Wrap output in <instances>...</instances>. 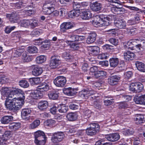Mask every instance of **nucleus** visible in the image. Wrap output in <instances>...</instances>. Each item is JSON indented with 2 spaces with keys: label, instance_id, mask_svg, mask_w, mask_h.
Instances as JSON below:
<instances>
[{
  "label": "nucleus",
  "instance_id": "f257e3e1",
  "mask_svg": "<svg viewBox=\"0 0 145 145\" xmlns=\"http://www.w3.org/2000/svg\"><path fill=\"white\" fill-rule=\"evenodd\" d=\"M7 100V103H5L6 107L9 110H18L21 108L24 105L23 100L18 97H11Z\"/></svg>",
  "mask_w": 145,
  "mask_h": 145
},
{
  "label": "nucleus",
  "instance_id": "f03ea898",
  "mask_svg": "<svg viewBox=\"0 0 145 145\" xmlns=\"http://www.w3.org/2000/svg\"><path fill=\"white\" fill-rule=\"evenodd\" d=\"M96 20L95 19L93 21V24H95L97 26H108L110 24L109 22L111 19L107 16H97L96 17Z\"/></svg>",
  "mask_w": 145,
  "mask_h": 145
},
{
  "label": "nucleus",
  "instance_id": "7ed1b4c3",
  "mask_svg": "<svg viewBox=\"0 0 145 145\" xmlns=\"http://www.w3.org/2000/svg\"><path fill=\"white\" fill-rule=\"evenodd\" d=\"M35 142L37 145H44L45 143L46 137L44 133L41 131H38L34 133Z\"/></svg>",
  "mask_w": 145,
  "mask_h": 145
},
{
  "label": "nucleus",
  "instance_id": "20e7f679",
  "mask_svg": "<svg viewBox=\"0 0 145 145\" xmlns=\"http://www.w3.org/2000/svg\"><path fill=\"white\" fill-rule=\"evenodd\" d=\"M56 2L54 0L47 2L43 7V12L44 14H49L55 9Z\"/></svg>",
  "mask_w": 145,
  "mask_h": 145
},
{
  "label": "nucleus",
  "instance_id": "39448f33",
  "mask_svg": "<svg viewBox=\"0 0 145 145\" xmlns=\"http://www.w3.org/2000/svg\"><path fill=\"white\" fill-rule=\"evenodd\" d=\"M99 126L97 123H91L89 125V127L86 130V133L88 135H94L99 131Z\"/></svg>",
  "mask_w": 145,
  "mask_h": 145
},
{
  "label": "nucleus",
  "instance_id": "423d86ee",
  "mask_svg": "<svg viewBox=\"0 0 145 145\" xmlns=\"http://www.w3.org/2000/svg\"><path fill=\"white\" fill-rule=\"evenodd\" d=\"M96 92L94 91L91 88H87L80 91L79 95L83 98L86 99L92 95L94 94Z\"/></svg>",
  "mask_w": 145,
  "mask_h": 145
},
{
  "label": "nucleus",
  "instance_id": "0eeeda50",
  "mask_svg": "<svg viewBox=\"0 0 145 145\" xmlns=\"http://www.w3.org/2000/svg\"><path fill=\"white\" fill-rule=\"evenodd\" d=\"M143 85L140 83H132L129 86L130 90L134 93L140 92L143 89Z\"/></svg>",
  "mask_w": 145,
  "mask_h": 145
},
{
  "label": "nucleus",
  "instance_id": "6e6552de",
  "mask_svg": "<svg viewBox=\"0 0 145 145\" xmlns=\"http://www.w3.org/2000/svg\"><path fill=\"white\" fill-rule=\"evenodd\" d=\"M64 137L63 132H58L52 134L51 140L54 143H58L62 140Z\"/></svg>",
  "mask_w": 145,
  "mask_h": 145
},
{
  "label": "nucleus",
  "instance_id": "1a4fd4ad",
  "mask_svg": "<svg viewBox=\"0 0 145 145\" xmlns=\"http://www.w3.org/2000/svg\"><path fill=\"white\" fill-rule=\"evenodd\" d=\"M61 63L60 57L56 55L52 56L50 62V66L52 68H55L58 67Z\"/></svg>",
  "mask_w": 145,
  "mask_h": 145
},
{
  "label": "nucleus",
  "instance_id": "9d476101",
  "mask_svg": "<svg viewBox=\"0 0 145 145\" xmlns=\"http://www.w3.org/2000/svg\"><path fill=\"white\" fill-rule=\"evenodd\" d=\"M66 81L65 77L63 76H59L57 77L54 80V82L55 85L57 86L63 87L65 84Z\"/></svg>",
  "mask_w": 145,
  "mask_h": 145
},
{
  "label": "nucleus",
  "instance_id": "9b49d317",
  "mask_svg": "<svg viewBox=\"0 0 145 145\" xmlns=\"http://www.w3.org/2000/svg\"><path fill=\"white\" fill-rule=\"evenodd\" d=\"M11 88H8L7 87H3L2 88V90L1 91L2 97V99H3L4 98H3V97H6L5 98L6 100L5 101V103H7V101L8 99H9L10 98V97H13L14 95H11L10 93L11 90Z\"/></svg>",
  "mask_w": 145,
  "mask_h": 145
},
{
  "label": "nucleus",
  "instance_id": "f8f14e48",
  "mask_svg": "<svg viewBox=\"0 0 145 145\" xmlns=\"http://www.w3.org/2000/svg\"><path fill=\"white\" fill-rule=\"evenodd\" d=\"M7 18H9L10 22L12 23L16 22L19 19V17L18 13L13 12L11 14H6Z\"/></svg>",
  "mask_w": 145,
  "mask_h": 145
},
{
  "label": "nucleus",
  "instance_id": "ddd939ff",
  "mask_svg": "<svg viewBox=\"0 0 145 145\" xmlns=\"http://www.w3.org/2000/svg\"><path fill=\"white\" fill-rule=\"evenodd\" d=\"M114 25L117 28L120 29H125L126 26V23L125 21L123 19L116 20L114 21Z\"/></svg>",
  "mask_w": 145,
  "mask_h": 145
},
{
  "label": "nucleus",
  "instance_id": "4468645a",
  "mask_svg": "<svg viewBox=\"0 0 145 145\" xmlns=\"http://www.w3.org/2000/svg\"><path fill=\"white\" fill-rule=\"evenodd\" d=\"M32 111L30 108H24L22 109L21 111L22 117L25 120H29L30 116H29L31 113Z\"/></svg>",
  "mask_w": 145,
  "mask_h": 145
},
{
  "label": "nucleus",
  "instance_id": "2eb2a0df",
  "mask_svg": "<svg viewBox=\"0 0 145 145\" xmlns=\"http://www.w3.org/2000/svg\"><path fill=\"white\" fill-rule=\"evenodd\" d=\"M73 27V24L71 22H65L60 25V31L63 32L66 31L67 30L71 29Z\"/></svg>",
  "mask_w": 145,
  "mask_h": 145
},
{
  "label": "nucleus",
  "instance_id": "dca6fc26",
  "mask_svg": "<svg viewBox=\"0 0 145 145\" xmlns=\"http://www.w3.org/2000/svg\"><path fill=\"white\" fill-rule=\"evenodd\" d=\"M120 138V135L118 133L109 134L106 136V138L108 140L112 142L117 141Z\"/></svg>",
  "mask_w": 145,
  "mask_h": 145
},
{
  "label": "nucleus",
  "instance_id": "f3484780",
  "mask_svg": "<svg viewBox=\"0 0 145 145\" xmlns=\"http://www.w3.org/2000/svg\"><path fill=\"white\" fill-rule=\"evenodd\" d=\"M120 79L119 75H114L110 76L108 79V82L110 85L113 86L116 84Z\"/></svg>",
  "mask_w": 145,
  "mask_h": 145
},
{
  "label": "nucleus",
  "instance_id": "a211bd4d",
  "mask_svg": "<svg viewBox=\"0 0 145 145\" xmlns=\"http://www.w3.org/2000/svg\"><path fill=\"white\" fill-rule=\"evenodd\" d=\"M123 56L124 59L126 60H132L134 59L135 54L130 51H127L124 52Z\"/></svg>",
  "mask_w": 145,
  "mask_h": 145
},
{
  "label": "nucleus",
  "instance_id": "6ab92c4d",
  "mask_svg": "<svg viewBox=\"0 0 145 145\" xmlns=\"http://www.w3.org/2000/svg\"><path fill=\"white\" fill-rule=\"evenodd\" d=\"M10 132L9 131H6L4 134L2 136V137L1 139V141H3L4 142H2L1 143V145H6V141L8 138H10L11 136V135L10 134Z\"/></svg>",
  "mask_w": 145,
  "mask_h": 145
},
{
  "label": "nucleus",
  "instance_id": "aec40b11",
  "mask_svg": "<svg viewBox=\"0 0 145 145\" xmlns=\"http://www.w3.org/2000/svg\"><path fill=\"white\" fill-rule=\"evenodd\" d=\"M10 93L11 95H14L13 98L14 97V95H19L20 94H21L23 95V99H24L25 97L24 96H23V95L24 94V92L22 91L18 88H11V90ZM13 96V95H12Z\"/></svg>",
  "mask_w": 145,
  "mask_h": 145
},
{
  "label": "nucleus",
  "instance_id": "412c9836",
  "mask_svg": "<svg viewBox=\"0 0 145 145\" xmlns=\"http://www.w3.org/2000/svg\"><path fill=\"white\" fill-rule=\"evenodd\" d=\"M48 106V101H41L38 103L37 107L40 110L44 111L46 109Z\"/></svg>",
  "mask_w": 145,
  "mask_h": 145
},
{
  "label": "nucleus",
  "instance_id": "4be33fe9",
  "mask_svg": "<svg viewBox=\"0 0 145 145\" xmlns=\"http://www.w3.org/2000/svg\"><path fill=\"white\" fill-rule=\"evenodd\" d=\"M137 40H138L136 39L130 40L126 43L125 45H124V48L126 49L133 50L134 45L135 44L136 41Z\"/></svg>",
  "mask_w": 145,
  "mask_h": 145
},
{
  "label": "nucleus",
  "instance_id": "5701e85b",
  "mask_svg": "<svg viewBox=\"0 0 145 145\" xmlns=\"http://www.w3.org/2000/svg\"><path fill=\"white\" fill-rule=\"evenodd\" d=\"M90 7L93 11H97L101 9L102 5L101 3L96 2L91 3L90 5Z\"/></svg>",
  "mask_w": 145,
  "mask_h": 145
},
{
  "label": "nucleus",
  "instance_id": "b1692460",
  "mask_svg": "<svg viewBox=\"0 0 145 145\" xmlns=\"http://www.w3.org/2000/svg\"><path fill=\"white\" fill-rule=\"evenodd\" d=\"M110 10L113 13L117 14H122L125 12L124 8L122 7H117L116 6L111 7Z\"/></svg>",
  "mask_w": 145,
  "mask_h": 145
},
{
  "label": "nucleus",
  "instance_id": "393cba45",
  "mask_svg": "<svg viewBox=\"0 0 145 145\" xmlns=\"http://www.w3.org/2000/svg\"><path fill=\"white\" fill-rule=\"evenodd\" d=\"M42 72V69L41 67L35 65L34 66V68L32 71V73L33 75L37 76L40 75Z\"/></svg>",
  "mask_w": 145,
  "mask_h": 145
},
{
  "label": "nucleus",
  "instance_id": "a878e982",
  "mask_svg": "<svg viewBox=\"0 0 145 145\" xmlns=\"http://www.w3.org/2000/svg\"><path fill=\"white\" fill-rule=\"evenodd\" d=\"M92 74L93 75V76L94 77L96 78L103 79L105 78L106 73L104 71H99L94 73L93 74Z\"/></svg>",
  "mask_w": 145,
  "mask_h": 145
},
{
  "label": "nucleus",
  "instance_id": "bb28decb",
  "mask_svg": "<svg viewBox=\"0 0 145 145\" xmlns=\"http://www.w3.org/2000/svg\"><path fill=\"white\" fill-rule=\"evenodd\" d=\"M96 34L93 32L89 34L87 38L86 42L88 44L93 43L95 40Z\"/></svg>",
  "mask_w": 145,
  "mask_h": 145
},
{
  "label": "nucleus",
  "instance_id": "cd10ccee",
  "mask_svg": "<svg viewBox=\"0 0 145 145\" xmlns=\"http://www.w3.org/2000/svg\"><path fill=\"white\" fill-rule=\"evenodd\" d=\"M37 88V89L43 93V91H47L49 89V86L46 83L43 82L38 86Z\"/></svg>",
  "mask_w": 145,
  "mask_h": 145
},
{
  "label": "nucleus",
  "instance_id": "c85d7f7f",
  "mask_svg": "<svg viewBox=\"0 0 145 145\" xmlns=\"http://www.w3.org/2000/svg\"><path fill=\"white\" fill-rule=\"evenodd\" d=\"M63 91L64 94L69 96H73L76 94V92L71 88L63 89Z\"/></svg>",
  "mask_w": 145,
  "mask_h": 145
},
{
  "label": "nucleus",
  "instance_id": "c756f323",
  "mask_svg": "<svg viewBox=\"0 0 145 145\" xmlns=\"http://www.w3.org/2000/svg\"><path fill=\"white\" fill-rule=\"evenodd\" d=\"M43 95V93L37 89V88L36 90L33 93L31 97L35 99H40L42 97Z\"/></svg>",
  "mask_w": 145,
  "mask_h": 145
},
{
  "label": "nucleus",
  "instance_id": "7c9ffc66",
  "mask_svg": "<svg viewBox=\"0 0 145 145\" xmlns=\"http://www.w3.org/2000/svg\"><path fill=\"white\" fill-rule=\"evenodd\" d=\"M92 14L91 12L87 10L82 12L81 15V17L83 20H87L91 18L92 17Z\"/></svg>",
  "mask_w": 145,
  "mask_h": 145
},
{
  "label": "nucleus",
  "instance_id": "2f4dec72",
  "mask_svg": "<svg viewBox=\"0 0 145 145\" xmlns=\"http://www.w3.org/2000/svg\"><path fill=\"white\" fill-rule=\"evenodd\" d=\"M134 100L135 103L137 104H144V95L140 96H135Z\"/></svg>",
  "mask_w": 145,
  "mask_h": 145
},
{
  "label": "nucleus",
  "instance_id": "473e14b6",
  "mask_svg": "<svg viewBox=\"0 0 145 145\" xmlns=\"http://www.w3.org/2000/svg\"><path fill=\"white\" fill-rule=\"evenodd\" d=\"M135 65L138 70L140 71L144 72L145 71V65L144 63L140 61H136Z\"/></svg>",
  "mask_w": 145,
  "mask_h": 145
},
{
  "label": "nucleus",
  "instance_id": "72a5a7b5",
  "mask_svg": "<svg viewBox=\"0 0 145 145\" xmlns=\"http://www.w3.org/2000/svg\"><path fill=\"white\" fill-rule=\"evenodd\" d=\"M66 117L68 120L71 121L76 120L77 118V116L76 114L73 112L68 114L66 116Z\"/></svg>",
  "mask_w": 145,
  "mask_h": 145
},
{
  "label": "nucleus",
  "instance_id": "f704fd0d",
  "mask_svg": "<svg viewBox=\"0 0 145 145\" xmlns=\"http://www.w3.org/2000/svg\"><path fill=\"white\" fill-rule=\"evenodd\" d=\"M137 117L135 118V120L136 124H138L142 123L144 121V116L141 114H137Z\"/></svg>",
  "mask_w": 145,
  "mask_h": 145
},
{
  "label": "nucleus",
  "instance_id": "c9c22d12",
  "mask_svg": "<svg viewBox=\"0 0 145 145\" xmlns=\"http://www.w3.org/2000/svg\"><path fill=\"white\" fill-rule=\"evenodd\" d=\"M110 64L111 67H115L118 65V59L117 58H112L109 60Z\"/></svg>",
  "mask_w": 145,
  "mask_h": 145
},
{
  "label": "nucleus",
  "instance_id": "e433bc0d",
  "mask_svg": "<svg viewBox=\"0 0 145 145\" xmlns=\"http://www.w3.org/2000/svg\"><path fill=\"white\" fill-rule=\"evenodd\" d=\"M59 93L57 91H54L48 93V95L50 99L55 100L57 99Z\"/></svg>",
  "mask_w": 145,
  "mask_h": 145
},
{
  "label": "nucleus",
  "instance_id": "4c0bfd02",
  "mask_svg": "<svg viewBox=\"0 0 145 145\" xmlns=\"http://www.w3.org/2000/svg\"><path fill=\"white\" fill-rule=\"evenodd\" d=\"M40 79L39 77L31 78H29V81L32 86L38 85L40 82Z\"/></svg>",
  "mask_w": 145,
  "mask_h": 145
},
{
  "label": "nucleus",
  "instance_id": "58836bf2",
  "mask_svg": "<svg viewBox=\"0 0 145 145\" xmlns=\"http://www.w3.org/2000/svg\"><path fill=\"white\" fill-rule=\"evenodd\" d=\"M20 127V124L19 123H12L8 127L9 129L12 131L17 130Z\"/></svg>",
  "mask_w": 145,
  "mask_h": 145
},
{
  "label": "nucleus",
  "instance_id": "ea45409f",
  "mask_svg": "<svg viewBox=\"0 0 145 145\" xmlns=\"http://www.w3.org/2000/svg\"><path fill=\"white\" fill-rule=\"evenodd\" d=\"M79 14V11L74 10L70 12L68 14V16L70 18H73L78 16Z\"/></svg>",
  "mask_w": 145,
  "mask_h": 145
},
{
  "label": "nucleus",
  "instance_id": "a19ab883",
  "mask_svg": "<svg viewBox=\"0 0 145 145\" xmlns=\"http://www.w3.org/2000/svg\"><path fill=\"white\" fill-rule=\"evenodd\" d=\"M13 119V117L11 116H5L3 117L1 121L2 123L7 124Z\"/></svg>",
  "mask_w": 145,
  "mask_h": 145
},
{
  "label": "nucleus",
  "instance_id": "79ce46f5",
  "mask_svg": "<svg viewBox=\"0 0 145 145\" xmlns=\"http://www.w3.org/2000/svg\"><path fill=\"white\" fill-rule=\"evenodd\" d=\"M69 45L71 48L74 50H76L80 48L81 46L79 42H71Z\"/></svg>",
  "mask_w": 145,
  "mask_h": 145
},
{
  "label": "nucleus",
  "instance_id": "37998d69",
  "mask_svg": "<svg viewBox=\"0 0 145 145\" xmlns=\"http://www.w3.org/2000/svg\"><path fill=\"white\" fill-rule=\"evenodd\" d=\"M39 22L38 20L35 19L29 20V26L32 29L39 25Z\"/></svg>",
  "mask_w": 145,
  "mask_h": 145
},
{
  "label": "nucleus",
  "instance_id": "c03bdc74",
  "mask_svg": "<svg viewBox=\"0 0 145 145\" xmlns=\"http://www.w3.org/2000/svg\"><path fill=\"white\" fill-rule=\"evenodd\" d=\"M62 57L66 60L68 61H72V56L69 53L64 52L62 54Z\"/></svg>",
  "mask_w": 145,
  "mask_h": 145
},
{
  "label": "nucleus",
  "instance_id": "a18cd8bd",
  "mask_svg": "<svg viewBox=\"0 0 145 145\" xmlns=\"http://www.w3.org/2000/svg\"><path fill=\"white\" fill-rule=\"evenodd\" d=\"M40 121L39 120H36L30 124L29 127L31 129H34L40 125Z\"/></svg>",
  "mask_w": 145,
  "mask_h": 145
},
{
  "label": "nucleus",
  "instance_id": "49530a36",
  "mask_svg": "<svg viewBox=\"0 0 145 145\" xmlns=\"http://www.w3.org/2000/svg\"><path fill=\"white\" fill-rule=\"evenodd\" d=\"M46 57L44 55H40L36 58V61L38 63H42L46 61Z\"/></svg>",
  "mask_w": 145,
  "mask_h": 145
},
{
  "label": "nucleus",
  "instance_id": "de8ad7c7",
  "mask_svg": "<svg viewBox=\"0 0 145 145\" xmlns=\"http://www.w3.org/2000/svg\"><path fill=\"white\" fill-rule=\"evenodd\" d=\"M58 108L59 112L61 113H66L69 110L68 106L64 105H61Z\"/></svg>",
  "mask_w": 145,
  "mask_h": 145
},
{
  "label": "nucleus",
  "instance_id": "09e8293b",
  "mask_svg": "<svg viewBox=\"0 0 145 145\" xmlns=\"http://www.w3.org/2000/svg\"><path fill=\"white\" fill-rule=\"evenodd\" d=\"M28 52L30 54H35L37 52V48L34 46H29L27 50Z\"/></svg>",
  "mask_w": 145,
  "mask_h": 145
},
{
  "label": "nucleus",
  "instance_id": "8fccbe9b",
  "mask_svg": "<svg viewBox=\"0 0 145 145\" xmlns=\"http://www.w3.org/2000/svg\"><path fill=\"white\" fill-rule=\"evenodd\" d=\"M127 33L129 35H134L137 33L136 29L133 27L127 28L126 29Z\"/></svg>",
  "mask_w": 145,
  "mask_h": 145
},
{
  "label": "nucleus",
  "instance_id": "3c124183",
  "mask_svg": "<svg viewBox=\"0 0 145 145\" xmlns=\"http://www.w3.org/2000/svg\"><path fill=\"white\" fill-rule=\"evenodd\" d=\"M105 99L104 100V104L106 106L110 105H112L114 101L112 99H107L110 98L109 96H105Z\"/></svg>",
  "mask_w": 145,
  "mask_h": 145
},
{
  "label": "nucleus",
  "instance_id": "603ef678",
  "mask_svg": "<svg viewBox=\"0 0 145 145\" xmlns=\"http://www.w3.org/2000/svg\"><path fill=\"white\" fill-rule=\"evenodd\" d=\"M59 13V11L57 10H53L51 13L49 14H47L49 15V16L47 17L48 19L50 20L52 19L54 16H58Z\"/></svg>",
  "mask_w": 145,
  "mask_h": 145
},
{
  "label": "nucleus",
  "instance_id": "864d4df0",
  "mask_svg": "<svg viewBox=\"0 0 145 145\" xmlns=\"http://www.w3.org/2000/svg\"><path fill=\"white\" fill-rule=\"evenodd\" d=\"M19 85L21 87L24 88H27L29 86V83L25 80L20 81L19 82Z\"/></svg>",
  "mask_w": 145,
  "mask_h": 145
},
{
  "label": "nucleus",
  "instance_id": "5fc2aeb1",
  "mask_svg": "<svg viewBox=\"0 0 145 145\" xmlns=\"http://www.w3.org/2000/svg\"><path fill=\"white\" fill-rule=\"evenodd\" d=\"M21 26L26 28H28L29 26V20H23L21 21Z\"/></svg>",
  "mask_w": 145,
  "mask_h": 145
},
{
  "label": "nucleus",
  "instance_id": "6e6d98bb",
  "mask_svg": "<svg viewBox=\"0 0 145 145\" xmlns=\"http://www.w3.org/2000/svg\"><path fill=\"white\" fill-rule=\"evenodd\" d=\"M42 44L41 47L42 48L47 49L48 48L50 44V40H45L42 41Z\"/></svg>",
  "mask_w": 145,
  "mask_h": 145
},
{
  "label": "nucleus",
  "instance_id": "4d7b16f0",
  "mask_svg": "<svg viewBox=\"0 0 145 145\" xmlns=\"http://www.w3.org/2000/svg\"><path fill=\"white\" fill-rule=\"evenodd\" d=\"M134 133L133 129L130 128L123 131V134L125 135H133Z\"/></svg>",
  "mask_w": 145,
  "mask_h": 145
},
{
  "label": "nucleus",
  "instance_id": "13d9d810",
  "mask_svg": "<svg viewBox=\"0 0 145 145\" xmlns=\"http://www.w3.org/2000/svg\"><path fill=\"white\" fill-rule=\"evenodd\" d=\"M72 5L74 9L76 10L79 11L80 8H81L80 3H79L77 2H73Z\"/></svg>",
  "mask_w": 145,
  "mask_h": 145
},
{
  "label": "nucleus",
  "instance_id": "bf43d9fd",
  "mask_svg": "<svg viewBox=\"0 0 145 145\" xmlns=\"http://www.w3.org/2000/svg\"><path fill=\"white\" fill-rule=\"evenodd\" d=\"M81 37L78 35H72L70 37L72 40L71 41V42L80 41L81 39Z\"/></svg>",
  "mask_w": 145,
  "mask_h": 145
},
{
  "label": "nucleus",
  "instance_id": "052dcab7",
  "mask_svg": "<svg viewBox=\"0 0 145 145\" xmlns=\"http://www.w3.org/2000/svg\"><path fill=\"white\" fill-rule=\"evenodd\" d=\"M41 31L39 29H35L31 32V35L33 36L39 35L41 33Z\"/></svg>",
  "mask_w": 145,
  "mask_h": 145
},
{
  "label": "nucleus",
  "instance_id": "680f3d73",
  "mask_svg": "<svg viewBox=\"0 0 145 145\" xmlns=\"http://www.w3.org/2000/svg\"><path fill=\"white\" fill-rule=\"evenodd\" d=\"M22 58V60L25 62H28L31 60L30 57L27 55L25 52L23 54Z\"/></svg>",
  "mask_w": 145,
  "mask_h": 145
},
{
  "label": "nucleus",
  "instance_id": "e2e57ef3",
  "mask_svg": "<svg viewBox=\"0 0 145 145\" xmlns=\"http://www.w3.org/2000/svg\"><path fill=\"white\" fill-rule=\"evenodd\" d=\"M99 47L95 46L92 48L91 50V53L94 55H97L99 52Z\"/></svg>",
  "mask_w": 145,
  "mask_h": 145
},
{
  "label": "nucleus",
  "instance_id": "0e129e2a",
  "mask_svg": "<svg viewBox=\"0 0 145 145\" xmlns=\"http://www.w3.org/2000/svg\"><path fill=\"white\" fill-rule=\"evenodd\" d=\"M23 50H17L15 51L12 54V55L14 57H18L20 56L22 53L23 52Z\"/></svg>",
  "mask_w": 145,
  "mask_h": 145
},
{
  "label": "nucleus",
  "instance_id": "69168bd1",
  "mask_svg": "<svg viewBox=\"0 0 145 145\" xmlns=\"http://www.w3.org/2000/svg\"><path fill=\"white\" fill-rule=\"evenodd\" d=\"M109 55L106 53H104L99 54L98 56L99 59H106L108 57Z\"/></svg>",
  "mask_w": 145,
  "mask_h": 145
},
{
  "label": "nucleus",
  "instance_id": "338daca9",
  "mask_svg": "<svg viewBox=\"0 0 145 145\" xmlns=\"http://www.w3.org/2000/svg\"><path fill=\"white\" fill-rule=\"evenodd\" d=\"M109 42L115 46L118 45V39L114 38H110L109 40Z\"/></svg>",
  "mask_w": 145,
  "mask_h": 145
},
{
  "label": "nucleus",
  "instance_id": "774afa93",
  "mask_svg": "<svg viewBox=\"0 0 145 145\" xmlns=\"http://www.w3.org/2000/svg\"><path fill=\"white\" fill-rule=\"evenodd\" d=\"M56 123V121L54 120H50L47 121L45 123V124L48 126L51 127L54 125Z\"/></svg>",
  "mask_w": 145,
  "mask_h": 145
}]
</instances>
